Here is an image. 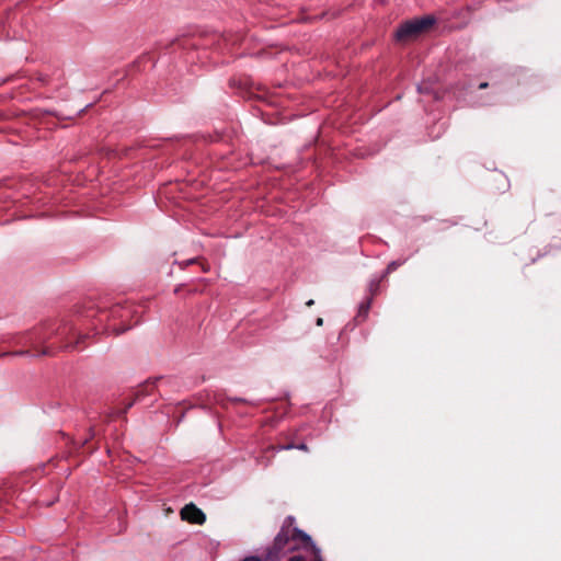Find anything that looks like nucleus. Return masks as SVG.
Segmentation results:
<instances>
[{"instance_id": "f257e3e1", "label": "nucleus", "mask_w": 561, "mask_h": 561, "mask_svg": "<svg viewBox=\"0 0 561 561\" xmlns=\"http://www.w3.org/2000/svg\"><path fill=\"white\" fill-rule=\"evenodd\" d=\"M30 343L36 356H53L59 350H82L87 334L77 332L69 323L44 324L31 330Z\"/></svg>"}, {"instance_id": "f03ea898", "label": "nucleus", "mask_w": 561, "mask_h": 561, "mask_svg": "<svg viewBox=\"0 0 561 561\" xmlns=\"http://www.w3.org/2000/svg\"><path fill=\"white\" fill-rule=\"evenodd\" d=\"M435 21L436 20L433 15H425L403 22L396 31V41L400 43L414 41L421 35L427 33L435 24Z\"/></svg>"}, {"instance_id": "7ed1b4c3", "label": "nucleus", "mask_w": 561, "mask_h": 561, "mask_svg": "<svg viewBox=\"0 0 561 561\" xmlns=\"http://www.w3.org/2000/svg\"><path fill=\"white\" fill-rule=\"evenodd\" d=\"M294 520L295 519L293 516H288L285 519L279 533L274 539V543L271 551L272 553H278L284 548H286L290 541H293L290 535V527L293 526Z\"/></svg>"}, {"instance_id": "20e7f679", "label": "nucleus", "mask_w": 561, "mask_h": 561, "mask_svg": "<svg viewBox=\"0 0 561 561\" xmlns=\"http://www.w3.org/2000/svg\"><path fill=\"white\" fill-rule=\"evenodd\" d=\"M181 518L190 524L203 525L206 522L205 513L195 504H186L180 512Z\"/></svg>"}, {"instance_id": "39448f33", "label": "nucleus", "mask_w": 561, "mask_h": 561, "mask_svg": "<svg viewBox=\"0 0 561 561\" xmlns=\"http://www.w3.org/2000/svg\"><path fill=\"white\" fill-rule=\"evenodd\" d=\"M156 383H157V379L156 380H147L145 383H142L135 392L134 400H131L130 402L127 403V405L125 407V409L123 410L122 413L125 414L127 412V410L130 409L135 402L140 401V399L142 397L152 394L156 389Z\"/></svg>"}, {"instance_id": "423d86ee", "label": "nucleus", "mask_w": 561, "mask_h": 561, "mask_svg": "<svg viewBox=\"0 0 561 561\" xmlns=\"http://www.w3.org/2000/svg\"><path fill=\"white\" fill-rule=\"evenodd\" d=\"M172 46H179L183 49H187V48H195L197 47L198 43H197V38L195 37H187V36H183V37H178L175 38L172 43H171Z\"/></svg>"}, {"instance_id": "0eeeda50", "label": "nucleus", "mask_w": 561, "mask_h": 561, "mask_svg": "<svg viewBox=\"0 0 561 561\" xmlns=\"http://www.w3.org/2000/svg\"><path fill=\"white\" fill-rule=\"evenodd\" d=\"M289 449H299V450H302V451H308V446L304 443L301 444H294V443H288V444H284V445H277V446H274V445H271L266 448V451H270V450H289Z\"/></svg>"}, {"instance_id": "6e6552de", "label": "nucleus", "mask_w": 561, "mask_h": 561, "mask_svg": "<svg viewBox=\"0 0 561 561\" xmlns=\"http://www.w3.org/2000/svg\"><path fill=\"white\" fill-rule=\"evenodd\" d=\"M290 535L293 541H301L305 545L311 543V537L298 528H290Z\"/></svg>"}, {"instance_id": "1a4fd4ad", "label": "nucleus", "mask_w": 561, "mask_h": 561, "mask_svg": "<svg viewBox=\"0 0 561 561\" xmlns=\"http://www.w3.org/2000/svg\"><path fill=\"white\" fill-rule=\"evenodd\" d=\"M110 313L113 319L117 318V319L124 320L125 318H127L129 316L130 312H129V310H127L126 307L116 305L111 309Z\"/></svg>"}, {"instance_id": "9d476101", "label": "nucleus", "mask_w": 561, "mask_h": 561, "mask_svg": "<svg viewBox=\"0 0 561 561\" xmlns=\"http://www.w3.org/2000/svg\"><path fill=\"white\" fill-rule=\"evenodd\" d=\"M370 306H371V298H368L366 301L362 302L358 308L356 319H360L362 321H364L368 316Z\"/></svg>"}, {"instance_id": "9b49d317", "label": "nucleus", "mask_w": 561, "mask_h": 561, "mask_svg": "<svg viewBox=\"0 0 561 561\" xmlns=\"http://www.w3.org/2000/svg\"><path fill=\"white\" fill-rule=\"evenodd\" d=\"M34 80L37 81L43 87L48 85L53 81L51 76H49L47 73H43V72L35 73Z\"/></svg>"}, {"instance_id": "f8f14e48", "label": "nucleus", "mask_w": 561, "mask_h": 561, "mask_svg": "<svg viewBox=\"0 0 561 561\" xmlns=\"http://www.w3.org/2000/svg\"><path fill=\"white\" fill-rule=\"evenodd\" d=\"M403 264V261H392L388 264L382 277H387L390 273L394 272L399 266Z\"/></svg>"}, {"instance_id": "ddd939ff", "label": "nucleus", "mask_w": 561, "mask_h": 561, "mask_svg": "<svg viewBox=\"0 0 561 561\" xmlns=\"http://www.w3.org/2000/svg\"><path fill=\"white\" fill-rule=\"evenodd\" d=\"M44 115H54L56 116L58 119H62L64 117H61L59 114H57L56 112H53V111H43V110H35L34 111V116L35 117H42ZM66 118H71V116H67Z\"/></svg>"}, {"instance_id": "4468645a", "label": "nucleus", "mask_w": 561, "mask_h": 561, "mask_svg": "<svg viewBox=\"0 0 561 561\" xmlns=\"http://www.w3.org/2000/svg\"><path fill=\"white\" fill-rule=\"evenodd\" d=\"M94 436H95V431H94V428H93V427H90V428H89V436H88V437H87V438H85V439H84L80 445H77V443H75V442L72 443V444H73V448H75V450H79V449H81V448H82L83 446H85V445L88 444V442H89L90 439H92Z\"/></svg>"}, {"instance_id": "2eb2a0df", "label": "nucleus", "mask_w": 561, "mask_h": 561, "mask_svg": "<svg viewBox=\"0 0 561 561\" xmlns=\"http://www.w3.org/2000/svg\"><path fill=\"white\" fill-rule=\"evenodd\" d=\"M28 354H31L30 350H20V351H15V352L1 353L0 357H3V356H22V355H28Z\"/></svg>"}, {"instance_id": "dca6fc26", "label": "nucleus", "mask_w": 561, "mask_h": 561, "mask_svg": "<svg viewBox=\"0 0 561 561\" xmlns=\"http://www.w3.org/2000/svg\"><path fill=\"white\" fill-rule=\"evenodd\" d=\"M31 331L26 332L25 334H23L21 336V339L19 340L18 344H21V345H28L31 348H32V345L30 343V334Z\"/></svg>"}, {"instance_id": "f3484780", "label": "nucleus", "mask_w": 561, "mask_h": 561, "mask_svg": "<svg viewBox=\"0 0 561 561\" xmlns=\"http://www.w3.org/2000/svg\"><path fill=\"white\" fill-rule=\"evenodd\" d=\"M130 327H116L115 324H113L111 327V330L116 334H122L124 332H126Z\"/></svg>"}, {"instance_id": "a211bd4d", "label": "nucleus", "mask_w": 561, "mask_h": 561, "mask_svg": "<svg viewBox=\"0 0 561 561\" xmlns=\"http://www.w3.org/2000/svg\"><path fill=\"white\" fill-rule=\"evenodd\" d=\"M379 289V282H375L370 284V294L371 296L376 295Z\"/></svg>"}, {"instance_id": "6ab92c4d", "label": "nucleus", "mask_w": 561, "mask_h": 561, "mask_svg": "<svg viewBox=\"0 0 561 561\" xmlns=\"http://www.w3.org/2000/svg\"><path fill=\"white\" fill-rule=\"evenodd\" d=\"M312 549H313V553H314V559L313 561H322L321 557H320V551L318 548H316L313 545H312Z\"/></svg>"}, {"instance_id": "aec40b11", "label": "nucleus", "mask_w": 561, "mask_h": 561, "mask_svg": "<svg viewBox=\"0 0 561 561\" xmlns=\"http://www.w3.org/2000/svg\"><path fill=\"white\" fill-rule=\"evenodd\" d=\"M241 561H262V560L259 557L252 556V557H247Z\"/></svg>"}, {"instance_id": "412c9836", "label": "nucleus", "mask_w": 561, "mask_h": 561, "mask_svg": "<svg viewBox=\"0 0 561 561\" xmlns=\"http://www.w3.org/2000/svg\"><path fill=\"white\" fill-rule=\"evenodd\" d=\"M300 20H301V21H304V22H307V21L312 20V18H311V16H309V15H307V14H305V13H302V16H301V19H300Z\"/></svg>"}, {"instance_id": "4be33fe9", "label": "nucleus", "mask_w": 561, "mask_h": 561, "mask_svg": "<svg viewBox=\"0 0 561 561\" xmlns=\"http://www.w3.org/2000/svg\"><path fill=\"white\" fill-rule=\"evenodd\" d=\"M289 561H305L302 557H293Z\"/></svg>"}, {"instance_id": "5701e85b", "label": "nucleus", "mask_w": 561, "mask_h": 561, "mask_svg": "<svg viewBox=\"0 0 561 561\" xmlns=\"http://www.w3.org/2000/svg\"><path fill=\"white\" fill-rule=\"evenodd\" d=\"M488 87H489L488 82H482V83H480L479 89H486Z\"/></svg>"}, {"instance_id": "b1692460", "label": "nucleus", "mask_w": 561, "mask_h": 561, "mask_svg": "<svg viewBox=\"0 0 561 561\" xmlns=\"http://www.w3.org/2000/svg\"><path fill=\"white\" fill-rule=\"evenodd\" d=\"M316 324L318 327H321L323 324V319L322 318H318L317 321H316Z\"/></svg>"}, {"instance_id": "393cba45", "label": "nucleus", "mask_w": 561, "mask_h": 561, "mask_svg": "<svg viewBox=\"0 0 561 561\" xmlns=\"http://www.w3.org/2000/svg\"><path fill=\"white\" fill-rule=\"evenodd\" d=\"M313 305H314V300H313V299H310V300H308V301L306 302V306H307V307H311V306H313Z\"/></svg>"}, {"instance_id": "a878e982", "label": "nucleus", "mask_w": 561, "mask_h": 561, "mask_svg": "<svg viewBox=\"0 0 561 561\" xmlns=\"http://www.w3.org/2000/svg\"><path fill=\"white\" fill-rule=\"evenodd\" d=\"M96 448L94 447L93 449L89 450V454H93V451L95 450Z\"/></svg>"}, {"instance_id": "bb28decb", "label": "nucleus", "mask_w": 561, "mask_h": 561, "mask_svg": "<svg viewBox=\"0 0 561 561\" xmlns=\"http://www.w3.org/2000/svg\"><path fill=\"white\" fill-rule=\"evenodd\" d=\"M2 117H3V114L0 112V119H2Z\"/></svg>"}]
</instances>
